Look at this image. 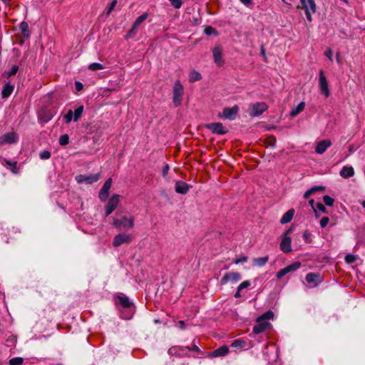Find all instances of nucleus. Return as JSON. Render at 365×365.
Returning a JSON list of instances; mask_svg holds the SVG:
<instances>
[{
    "label": "nucleus",
    "instance_id": "dca6fc26",
    "mask_svg": "<svg viewBox=\"0 0 365 365\" xmlns=\"http://www.w3.org/2000/svg\"><path fill=\"white\" fill-rule=\"evenodd\" d=\"M257 324L253 327V333L255 334H260L265 330H267L270 327V323L266 321L259 320L258 318L257 319Z\"/></svg>",
    "mask_w": 365,
    "mask_h": 365
},
{
    "label": "nucleus",
    "instance_id": "5fc2aeb1",
    "mask_svg": "<svg viewBox=\"0 0 365 365\" xmlns=\"http://www.w3.org/2000/svg\"><path fill=\"white\" fill-rule=\"evenodd\" d=\"M116 4H117V1H116V0H113V1L111 2V4H110V6H109V9H108V11H107V15H108V14L112 11V10H113V9H114V7L115 6Z\"/></svg>",
    "mask_w": 365,
    "mask_h": 365
},
{
    "label": "nucleus",
    "instance_id": "f8f14e48",
    "mask_svg": "<svg viewBox=\"0 0 365 365\" xmlns=\"http://www.w3.org/2000/svg\"><path fill=\"white\" fill-rule=\"evenodd\" d=\"M306 280L312 284V287H317L323 281L322 276L319 273L309 272L306 275Z\"/></svg>",
    "mask_w": 365,
    "mask_h": 365
},
{
    "label": "nucleus",
    "instance_id": "5701e85b",
    "mask_svg": "<svg viewBox=\"0 0 365 365\" xmlns=\"http://www.w3.org/2000/svg\"><path fill=\"white\" fill-rule=\"evenodd\" d=\"M19 29L21 31L20 36L23 38H28L30 36L29 25L26 21H22L19 24Z\"/></svg>",
    "mask_w": 365,
    "mask_h": 365
},
{
    "label": "nucleus",
    "instance_id": "f704fd0d",
    "mask_svg": "<svg viewBox=\"0 0 365 365\" xmlns=\"http://www.w3.org/2000/svg\"><path fill=\"white\" fill-rule=\"evenodd\" d=\"M69 143V136L67 134H63L59 138V144L61 145H66Z\"/></svg>",
    "mask_w": 365,
    "mask_h": 365
},
{
    "label": "nucleus",
    "instance_id": "c9c22d12",
    "mask_svg": "<svg viewBox=\"0 0 365 365\" xmlns=\"http://www.w3.org/2000/svg\"><path fill=\"white\" fill-rule=\"evenodd\" d=\"M88 68L91 71L102 70L104 68V66L99 63H93L88 66Z\"/></svg>",
    "mask_w": 365,
    "mask_h": 365
},
{
    "label": "nucleus",
    "instance_id": "20e7f679",
    "mask_svg": "<svg viewBox=\"0 0 365 365\" xmlns=\"http://www.w3.org/2000/svg\"><path fill=\"white\" fill-rule=\"evenodd\" d=\"M302 9L305 11L307 19L312 21V14L317 11V6L314 0H300Z\"/></svg>",
    "mask_w": 365,
    "mask_h": 365
},
{
    "label": "nucleus",
    "instance_id": "680f3d73",
    "mask_svg": "<svg viewBox=\"0 0 365 365\" xmlns=\"http://www.w3.org/2000/svg\"><path fill=\"white\" fill-rule=\"evenodd\" d=\"M244 5L249 6L252 4V0H240Z\"/></svg>",
    "mask_w": 365,
    "mask_h": 365
},
{
    "label": "nucleus",
    "instance_id": "338daca9",
    "mask_svg": "<svg viewBox=\"0 0 365 365\" xmlns=\"http://www.w3.org/2000/svg\"><path fill=\"white\" fill-rule=\"evenodd\" d=\"M240 292L241 291H239V287H237V291L236 292V293L235 294V298H239L241 297V294H240Z\"/></svg>",
    "mask_w": 365,
    "mask_h": 365
},
{
    "label": "nucleus",
    "instance_id": "f257e3e1",
    "mask_svg": "<svg viewBox=\"0 0 365 365\" xmlns=\"http://www.w3.org/2000/svg\"><path fill=\"white\" fill-rule=\"evenodd\" d=\"M184 95V87L179 80L175 82L173 86V102L175 107H178L181 105L182 97Z\"/></svg>",
    "mask_w": 365,
    "mask_h": 365
},
{
    "label": "nucleus",
    "instance_id": "1a4fd4ad",
    "mask_svg": "<svg viewBox=\"0 0 365 365\" xmlns=\"http://www.w3.org/2000/svg\"><path fill=\"white\" fill-rule=\"evenodd\" d=\"M19 139V135L15 132H9L4 133L3 135L0 137V145L4 144V143H14L17 142Z\"/></svg>",
    "mask_w": 365,
    "mask_h": 365
},
{
    "label": "nucleus",
    "instance_id": "79ce46f5",
    "mask_svg": "<svg viewBox=\"0 0 365 365\" xmlns=\"http://www.w3.org/2000/svg\"><path fill=\"white\" fill-rule=\"evenodd\" d=\"M72 119H73V112L69 110L67 113L64 115V120L66 123H69Z\"/></svg>",
    "mask_w": 365,
    "mask_h": 365
},
{
    "label": "nucleus",
    "instance_id": "e433bc0d",
    "mask_svg": "<svg viewBox=\"0 0 365 365\" xmlns=\"http://www.w3.org/2000/svg\"><path fill=\"white\" fill-rule=\"evenodd\" d=\"M23 359L21 357H14L9 360V365H21L23 364Z\"/></svg>",
    "mask_w": 365,
    "mask_h": 365
},
{
    "label": "nucleus",
    "instance_id": "49530a36",
    "mask_svg": "<svg viewBox=\"0 0 365 365\" xmlns=\"http://www.w3.org/2000/svg\"><path fill=\"white\" fill-rule=\"evenodd\" d=\"M329 222V218L328 217H323L320 220V226L322 227H325Z\"/></svg>",
    "mask_w": 365,
    "mask_h": 365
},
{
    "label": "nucleus",
    "instance_id": "a18cd8bd",
    "mask_svg": "<svg viewBox=\"0 0 365 365\" xmlns=\"http://www.w3.org/2000/svg\"><path fill=\"white\" fill-rule=\"evenodd\" d=\"M205 34L207 35L217 34V31L212 26H207L205 29Z\"/></svg>",
    "mask_w": 365,
    "mask_h": 365
},
{
    "label": "nucleus",
    "instance_id": "9d476101",
    "mask_svg": "<svg viewBox=\"0 0 365 365\" xmlns=\"http://www.w3.org/2000/svg\"><path fill=\"white\" fill-rule=\"evenodd\" d=\"M241 279V274L238 272H227L220 279V284L225 285L229 281L235 283Z\"/></svg>",
    "mask_w": 365,
    "mask_h": 365
},
{
    "label": "nucleus",
    "instance_id": "0eeeda50",
    "mask_svg": "<svg viewBox=\"0 0 365 365\" xmlns=\"http://www.w3.org/2000/svg\"><path fill=\"white\" fill-rule=\"evenodd\" d=\"M319 86L321 93L326 97L329 96L330 92L328 86V82L322 70H320L319 73Z\"/></svg>",
    "mask_w": 365,
    "mask_h": 365
},
{
    "label": "nucleus",
    "instance_id": "c03bdc74",
    "mask_svg": "<svg viewBox=\"0 0 365 365\" xmlns=\"http://www.w3.org/2000/svg\"><path fill=\"white\" fill-rule=\"evenodd\" d=\"M51 153L48 150H43L40 153V158L42 160H47L50 158Z\"/></svg>",
    "mask_w": 365,
    "mask_h": 365
},
{
    "label": "nucleus",
    "instance_id": "412c9836",
    "mask_svg": "<svg viewBox=\"0 0 365 365\" xmlns=\"http://www.w3.org/2000/svg\"><path fill=\"white\" fill-rule=\"evenodd\" d=\"M229 353V348L227 346H222L210 354L211 357L224 356Z\"/></svg>",
    "mask_w": 365,
    "mask_h": 365
},
{
    "label": "nucleus",
    "instance_id": "e2e57ef3",
    "mask_svg": "<svg viewBox=\"0 0 365 365\" xmlns=\"http://www.w3.org/2000/svg\"><path fill=\"white\" fill-rule=\"evenodd\" d=\"M309 204L314 209V211L317 213L316 210L314 209V199L309 200Z\"/></svg>",
    "mask_w": 365,
    "mask_h": 365
},
{
    "label": "nucleus",
    "instance_id": "7c9ffc66",
    "mask_svg": "<svg viewBox=\"0 0 365 365\" xmlns=\"http://www.w3.org/2000/svg\"><path fill=\"white\" fill-rule=\"evenodd\" d=\"M201 78H202V76L198 71H197L195 70H192L190 71V82H195V81L200 80Z\"/></svg>",
    "mask_w": 365,
    "mask_h": 365
},
{
    "label": "nucleus",
    "instance_id": "6e6552de",
    "mask_svg": "<svg viewBox=\"0 0 365 365\" xmlns=\"http://www.w3.org/2000/svg\"><path fill=\"white\" fill-rule=\"evenodd\" d=\"M205 128L217 135H225L228 130L221 123H211L205 125Z\"/></svg>",
    "mask_w": 365,
    "mask_h": 365
},
{
    "label": "nucleus",
    "instance_id": "37998d69",
    "mask_svg": "<svg viewBox=\"0 0 365 365\" xmlns=\"http://www.w3.org/2000/svg\"><path fill=\"white\" fill-rule=\"evenodd\" d=\"M171 5L175 9H180L182 6V0H169Z\"/></svg>",
    "mask_w": 365,
    "mask_h": 365
},
{
    "label": "nucleus",
    "instance_id": "a19ab883",
    "mask_svg": "<svg viewBox=\"0 0 365 365\" xmlns=\"http://www.w3.org/2000/svg\"><path fill=\"white\" fill-rule=\"evenodd\" d=\"M356 255L348 254L345 257V262L348 264H352L356 262Z\"/></svg>",
    "mask_w": 365,
    "mask_h": 365
},
{
    "label": "nucleus",
    "instance_id": "7ed1b4c3",
    "mask_svg": "<svg viewBox=\"0 0 365 365\" xmlns=\"http://www.w3.org/2000/svg\"><path fill=\"white\" fill-rule=\"evenodd\" d=\"M268 109V106L264 102H257L252 103L249 107V114L252 117L261 115Z\"/></svg>",
    "mask_w": 365,
    "mask_h": 365
},
{
    "label": "nucleus",
    "instance_id": "cd10ccee",
    "mask_svg": "<svg viewBox=\"0 0 365 365\" xmlns=\"http://www.w3.org/2000/svg\"><path fill=\"white\" fill-rule=\"evenodd\" d=\"M4 162L11 168V171L14 173L17 174L19 173V170L16 167L17 162L16 161H11L6 159H4Z\"/></svg>",
    "mask_w": 365,
    "mask_h": 365
},
{
    "label": "nucleus",
    "instance_id": "0e129e2a",
    "mask_svg": "<svg viewBox=\"0 0 365 365\" xmlns=\"http://www.w3.org/2000/svg\"><path fill=\"white\" fill-rule=\"evenodd\" d=\"M178 324L181 329H184L185 328V322L183 321H179Z\"/></svg>",
    "mask_w": 365,
    "mask_h": 365
},
{
    "label": "nucleus",
    "instance_id": "bb28decb",
    "mask_svg": "<svg viewBox=\"0 0 365 365\" xmlns=\"http://www.w3.org/2000/svg\"><path fill=\"white\" fill-rule=\"evenodd\" d=\"M305 107V103L304 101L300 102L295 108H293L290 112V115L294 117L301 113Z\"/></svg>",
    "mask_w": 365,
    "mask_h": 365
},
{
    "label": "nucleus",
    "instance_id": "603ef678",
    "mask_svg": "<svg viewBox=\"0 0 365 365\" xmlns=\"http://www.w3.org/2000/svg\"><path fill=\"white\" fill-rule=\"evenodd\" d=\"M310 189H311V191L314 194L318 191L324 190L325 189V187L323 186H314V187H311Z\"/></svg>",
    "mask_w": 365,
    "mask_h": 365
},
{
    "label": "nucleus",
    "instance_id": "ddd939ff",
    "mask_svg": "<svg viewBox=\"0 0 365 365\" xmlns=\"http://www.w3.org/2000/svg\"><path fill=\"white\" fill-rule=\"evenodd\" d=\"M112 185V179L108 178L103 185L99 192L98 197L101 201H106L108 197L109 191Z\"/></svg>",
    "mask_w": 365,
    "mask_h": 365
},
{
    "label": "nucleus",
    "instance_id": "393cba45",
    "mask_svg": "<svg viewBox=\"0 0 365 365\" xmlns=\"http://www.w3.org/2000/svg\"><path fill=\"white\" fill-rule=\"evenodd\" d=\"M14 88V86L13 85H11L10 83H6L4 86L2 91H1V97L3 98H8L13 92Z\"/></svg>",
    "mask_w": 365,
    "mask_h": 365
},
{
    "label": "nucleus",
    "instance_id": "58836bf2",
    "mask_svg": "<svg viewBox=\"0 0 365 365\" xmlns=\"http://www.w3.org/2000/svg\"><path fill=\"white\" fill-rule=\"evenodd\" d=\"M138 32V27H134V25L132 26L131 29L128 31L126 34V38H133Z\"/></svg>",
    "mask_w": 365,
    "mask_h": 365
},
{
    "label": "nucleus",
    "instance_id": "864d4df0",
    "mask_svg": "<svg viewBox=\"0 0 365 365\" xmlns=\"http://www.w3.org/2000/svg\"><path fill=\"white\" fill-rule=\"evenodd\" d=\"M324 55L331 61H333L332 58V51L331 48H327L324 53Z\"/></svg>",
    "mask_w": 365,
    "mask_h": 365
},
{
    "label": "nucleus",
    "instance_id": "72a5a7b5",
    "mask_svg": "<svg viewBox=\"0 0 365 365\" xmlns=\"http://www.w3.org/2000/svg\"><path fill=\"white\" fill-rule=\"evenodd\" d=\"M269 257H258L254 259L255 264L259 267L264 266L268 261Z\"/></svg>",
    "mask_w": 365,
    "mask_h": 365
},
{
    "label": "nucleus",
    "instance_id": "bf43d9fd",
    "mask_svg": "<svg viewBox=\"0 0 365 365\" xmlns=\"http://www.w3.org/2000/svg\"><path fill=\"white\" fill-rule=\"evenodd\" d=\"M168 170H169V165H165V167L163 168V176H166V175L168 174Z\"/></svg>",
    "mask_w": 365,
    "mask_h": 365
},
{
    "label": "nucleus",
    "instance_id": "f3484780",
    "mask_svg": "<svg viewBox=\"0 0 365 365\" xmlns=\"http://www.w3.org/2000/svg\"><path fill=\"white\" fill-rule=\"evenodd\" d=\"M99 178H100L99 174L89 175H81L77 177V180L78 182H85L87 184H92L93 182H97L99 180Z\"/></svg>",
    "mask_w": 365,
    "mask_h": 365
},
{
    "label": "nucleus",
    "instance_id": "aec40b11",
    "mask_svg": "<svg viewBox=\"0 0 365 365\" xmlns=\"http://www.w3.org/2000/svg\"><path fill=\"white\" fill-rule=\"evenodd\" d=\"M331 145L330 140H324L319 142L315 148V152L318 154H323L326 150Z\"/></svg>",
    "mask_w": 365,
    "mask_h": 365
},
{
    "label": "nucleus",
    "instance_id": "6e6d98bb",
    "mask_svg": "<svg viewBox=\"0 0 365 365\" xmlns=\"http://www.w3.org/2000/svg\"><path fill=\"white\" fill-rule=\"evenodd\" d=\"M247 259H248V258L247 257H240V258L237 259V260H235V263L236 264H237L240 263L246 262L247 261Z\"/></svg>",
    "mask_w": 365,
    "mask_h": 365
},
{
    "label": "nucleus",
    "instance_id": "69168bd1",
    "mask_svg": "<svg viewBox=\"0 0 365 365\" xmlns=\"http://www.w3.org/2000/svg\"><path fill=\"white\" fill-rule=\"evenodd\" d=\"M303 237L305 239V240L307 242L308 241V239L309 237V234L307 232H305L304 234H303Z\"/></svg>",
    "mask_w": 365,
    "mask_h": 365
},
{
    "label": "nucleus",
    "instance_id": "4468645a",
    "mask_svg": "<svg viewBox=\"0 0 365 365\" xmlns=\"http://www.w3.org/2000/svg\"><path fill=\"white\" fill-rule=\"evenodd\" d=\"M212 55L215 63L220 67L225 63L222 58V49L220 46H215L212 48Z\"/></svg>",
    "mask_w": 365,
    "mask_h": 365
},
{
    "label": "nucleus",
    "instance_id": "c85d7f7f",
    "mask_svg": "<svg viewBox=\"0 0 365 365\" xmlns=\"http://www.w3.org/2000/svg\"><path fill=\"white\" fill-rule=\"evenodd\" d=\"M302 264L300 262H295L289 265H287L285 267V269H287V274L292 272H294L297 270L299 268H300Z\"/></svg>",
    "mask_w": 365,
    "mask_h": 365
},
{
    "label": "nucleus",
    "instance_id": "09e8293b",
    "mask_svg": "<svg viewBox=\"0 0 365 365\" xmlns=\"http://www.w3.org/2000/svg\"><path fill=\"white\" fill-rule=\"evenodd\" d=\"M316 207H317V210H319V211H321L324 213L327 212V210L325 206L322 202H317L316 205Z\"/></svg>",
    "mask_w": 365,
    "mask_h": 365
},
{
    "label": "nucleus",
    "instance_id": "423d86ee",
    "mask_svg": "<svg viewBox=\"0 0 365 365\" xmlns=\"http://www.w3.org/2000/svg\"><path fill=\"white\" fill-rule=\"evenodd\" d=\"M120 195L118 194H114L108 200L107 205L105 207L106 216L110 215L115 209L118 207L120 202Z\"/></svg>",
    "mask_w": 365,
    "mask_h": 365
},
{
    "label": "nucleus",
    "instance_id": "39448f33",
    "mask_svg": "<svg viewBox=\"0 0 365 365\" xmlns=\"http://www.w3.org/2000/svg\"><path fill=\"white\" fill-rule=\"evenodd\" d=\"M292 232V228L290 227L288 229L284 234L282 237L281 243H280V249L284 253H288L292 251L291 237L288 235Z\"/></svg>",
    "mask_w": 365,
    "mask_h": 365
},
{
    "label": "nucleus",
    "instance_id": "8fccbe9b",
    "mask_svg": "<svg viewBox=\"0 0 365 365\" xmlns=\"http://www.w3.org/2000/svg\"><path fill=\"white\" fill-rule=\"evenodd\" d=\"M287 274V269L284 268L280 269L277 273V277L278 279H280L282 277H283L284 276H285L286 274Z\"/></svg>",
    "mask_w": 365,
    "mask_h": 365
},
{
    "label": "nucleus",
    "instance_id": "2eb2a0df",
    "mask_svg": "<svg viewBox=\"0 0 365 365\" xmlns=\"http://www.w3.org/2000/svg\"><path fill=\"white\" fill-rule=\"evenodd\" d=\"M239 108L237 106H235L232 108H225L222 111V116L229 120H234L237 117Z\"/></svg>",
    "mask_w": 365,
    "mask_h": 365
},
{
    "label": "nucleus",
    "instance_id": "6ab92c4d",
    "mask_svg": "<svg viewBox=\"0 0 365 365\" xmlns=\"http://www.w3.org/2000/svg\"><path fill=\"white\" fill-rule=\"evenodd\" d=\"M175 190L176 192L185 195L188 192L190 186L185 182L178 180L175 182Z\"/></svg>",
    "mask_w": 365,
    "mask_h": 365
},
{
    "label": "nucleus",
    "instance_id": "4be33fe9",
    "mask_svg": "<svg viewBox=\"0 0 365 365\" xmlns=\"http://www.w3.org/2000/svg\"><path fill=\"white\" fill-rule=\"evenodd\" d=\"M339 174L344 178H349L354 175V170L351 166H344Z\"/></svg>",
    "mask_w": 365,
    "mask_h": 365
},
{
    "label": "nucleus",
    "instance_id": "a878e982",
    "mask_svg": "<svg viewBox=\"0 0 365 365\" xmlns=\"http://www.w3.org/2000/svg\"><path fill=\"white\" fill-rule=\"evenodd\" d=\"M232 347L240 349H247V342L242 339L234 340L231 344Z\"/></svg>",
    "mask_w": 365,
    "mask_h": 365
},
{
    "label": "nucleus",
    "instance_id": "3c124183",
    "mask_svg": "<svg viewBox=\"0 0 365 365\" xmlns=\"http://www.w3.org/2000/svg\"><path fill=\"white\" fill-rule=\"evenodd\" d=\"M18 70H19V66H16V65L14 66L11 68V71L8 73V76H11L15 75L17 73Z\"/></svg>",
    "mask_w": 365,
    "mask_h": 365
},
{
    "label": "nucleus",
    "instance_id": "052dcab7",
    "mask_svg": "<svg viewBox=\"0 0 365 365\" xmlns=\"http://www.w3.org/2000/svg\"><path fill=\"white\" fill-rule=\"evenodd\" d=\"M187 348L191 351H199V348L195 344H193L191 347L187 346Z\"/></svg>",
    "mask_w": 365,
    "mask_h": 365
},
{
    "label": "nucleus",
    "instance_id": "a211bd4d",
    "mask_svg": "<svg viewBox=\"0 0 365 365\" xmlns=\"http://www.w3.org/2000/svg\"><path fill=\"white\" fill-rule=\"evenodd\" d=\"M115 299L118 300L116 301V304L123 308H130L133 306V302H130L129 298L124 294L118 295Z\"/></svg>",
    "mask_w": 365,
    "mask_h": 365
},
{
    "label": "nucleus",
    "instance_id": "9b49d317",
    "mask_svg": "<svg viewBox=\"0 0 365 365\" xmlns=\"http://www.w3.org/2000/svg\"><path fill=\"white\" fill-rule=\"evenodd\" d=\"M132 240L131 235L127 234H118L115 236L113 245L114 247H119L124 243H130Z\"/></svg>",
    "mask_w": 365,
    "mask_h": 365
},
{
    "label": "nucleus",
    "instance_id": "4d7b16f0",
    "mask_svg": "<svg viewBox=\"0 0 365 365\" xmlns=\"http://www.w3.org/2000/svg\"><path fill=\"white\" fill-rule=\"evenodd\" d=\"M75 88L77 91H80L83 88V84L79 81L75 82Z\"/></svg>",
    "mask_w": 365,
    "mask_h": 365
},
{
    "label": "nucleus",
    "instance_id": "473e14b6",
    "mask_svg": "<svg viewBox=\"0 0 365 365\" xmlns=\"http://www.w3.org/2000/svg\"><path fill=\"white\" fill-rule=\"evenodd\" d=\"M83 112V106L78 107L75 110L74 113H73V120L75 122H77L78 120V119L81 117Z\"/></svg>",
    "mask_w": 365,
    "mask_h": 365
},
{
    "label": "nucleus",
    "instance_id": "de8ad7c7",
    "mask_svg": "<svg viewBox=\"0 0 365 365\" xmlns=\"http://www.w3.org/2000/svg\"><path fill=\"white\" fill-rule=\"evenodd\" d=\"M249 286H250V281H248V280L244 281V282H242V283L238 286V287H239V291H241V290H242L243 289L248 287Z\"/></svg>",
    "mask_w": 365,
    "mask_h": 365
},
{
    "label": "nucleus",
    "instance_id": "2f4dec72",
    "mask_svg": "<svg viewBox=\"0 0 365 365\" xmlns=\"http://www.w3.org/2000/svg\"><path fill=\"white\" fill-rule=\"evenodd\" d=\"M148 17V13H144L141 16H138L135 21H134L133 24L134 27H138L144 21L147 19Z\"/></svg>",
    "mask_w": 365,
    "mask_h": 365
},
{
    "label": "nucleus",
    "instance_id": "ea45409f",
    "mask_svg": "<svg viewBox=\"0 0 365 365\" xmlns=\"http://www.w3.org/2000/svg\"><path fill=\"white\" fill-rule=\"evenodd\" d=\"M324 202L327 206H332L334 202V199L329 195H324L323 197Z\"/></svg>",
    "mask_w": 365,
    "mask_h": 365
},
{
    "label": "nucleus",
    "instance_id": "c756f323",
    "mask_svg": "<svg viewBox=\"0 0 365 365\" xmlns=\"http://www.w3.org/2000/svg\"><path fill=\"white\" fill-rule=\"evenodd\" d=\"M302 264L300 262H295L289 265H287L285 267V269H287V274L292 272H294L297 270L299 268H300Z\"/></svg>",
    "mask_w": 365,
    "mask_h": 365
},
{
    "label": "nucleus",
    "instance_id": "4c0bfd02",
    "mask_svg": "<svg viewBox=\"0 0 365 365\" xmlns=\"http://www.w3.org/2000/svg\"><path fill=\"white\" fill-rule=\"evenodd\" d=\"M274 317V314L271 311H268L262 316L259 317L258 319L262 321H265L266 319H271Z\"/></svg>",
    "mask_w": 365,
    "mask_h": 365
},
{
    "label": "nucleus",
    "instance_id": "774afa93",
    "mask_svg": "<svg viewBox=\"0 0 365 365\" xmlns=\"http://www.w3.org/2000/svg\"><path fill=\"white\" fill-rule=\"evenodd\" d=\"M361 204L362 207L365 209V200L362 201Z\"/></svg>",
    "mask_w": 365,
    "mask_h": 365
},
{
    "label": "nucleus",
    "instance_id": "b1692460",
    "mask_svg": "<svg viewBox=\"0 0 365 365\" xmlns=\"http://www.w3.org/2000/svg\"><path fill=\"white\" fill-rule=\"evenodd\" d=\"M294 215V210H293V209L289 210L282 217V218L280 220L281 224H286V223L289 222L292 220Z\"/></svg>",
    "mask_w": 365,
    "mask_h": 365
},
{
    "label": "nucleus",
    "instance_id": "f03ea898",
    "mask_svg": "<svg viewBox=\"0 0 365 365\" xmlns=\"http://www.w3.org/2000/svg\"><path fill=\"white\" fill-rule=\"evenodd\" d=\"M113 225L119 229H132L134 226V218L123 216L121 218H114Z\"/></svg>",
    "mask_w": 365,
    "mask_h": 365
},
{
    "label": "nucleus",
    "instance_id": "13d9d810",
    "mask_svg": "<svg viewBox=\"0 0 365 365\" xmlns=\"http://www.w3.org/2000/svg\"><path fill=\"white\" fill-rule=\"evenodd\" d=\"M312 195H313V192L311 191V189H309L308 190H307L304 194V198L305 199H307L309 197V196H311Z\"/></svg>",
    "mask_w": 365,
    "mask_h": 365
}]
</instances>
